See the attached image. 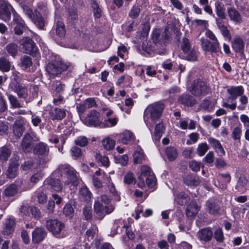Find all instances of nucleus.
I'll use <instances>...</instances> for the list:
<instances>
[{
    "label": "nucleus",
    "instance_id": "1",
    "mask_svg": "<svg viewBox=\"0 0 249 249\" xmlns=\"http://www.w3.org/2000/svg\"><path fill=\"white\" fill-rule=\"evenodd\" d=\"M227 92L229 94V96L227 98L228 102H232L231 104H229L227 102H224L222 104V106L225 107L230 108L231 110H234L237 106L235 102L236 99L239 98V102L240 105L237 107V108L239 110H243L248 103V98L247 96L244 95V89L241 86H231L228 88L227 90Z\"/></svg>",
    "mask_w": 249,
    "mask_h": 249
},
{
    "label": "nucleus",
    "instance_id": "2",
    "mask_svg": "<svg viewBox=\"0 0 249 249\" xmlns=\"http://www.w3.org/2000/svg\"><path fill=\"white\" fill-rule=\"evenodd\" d=\"M164 108V104L157 102L150 105L146 109L145 115L149 116L150 120L147 119L145 123L151 132L155 122L160 117Z\"/></svg>",
    "mask_w": 249,
    "mask_h": 249
},
{
    "label": "nucleus",
    "instance_id": "3",
    "mask_svg": "<svg viewBox=\"0 0 249 249\" xmlns=\"http://www.w3.org/2000/svg\"><path fill=\"white\" fill-rule=\"evenodd\" d=\"M57 171L66 175V177H62V181L65 184L71 183L74 186L78 185L79 175L73 168L69 165H61L58 167Z\"/></svg>",
    "mask_w": 249,
    "mask_h": 249
},
{
    "label": "nucleus",
    "instance_id": "4",
    "mask_svg": "<svg viewBox=\"0 0 249 249\" xmlns=\"http://www.w3.org/2000/svg\"><path fill=\"white\" fill-rule=\"evenodd\" d=\"M172 29L169 26H166L163 31L160 29H155L152 33V40L157 46L165 45L171 37Z\"/></svg>",
    "mask_w": 249,
    "mask_h": 249
},
{
    "label": "nucleus",
    "instance_id": "5",
    "mask_svg": "<svg viewBox=\"0 0 249 249\" xmlns=\"http://www.w3.org/2000/svg\"><path fill=\"white\" fill-rule=\"evenodd\" d=\"M68 66L61 60L49 63L46 67V71L50 78H53L60 74L62 72L67 70Z\"/></svg>",
    "mask_w": 249,
    "mask_h": 249
},
{
    "label": "nucleus",
    "instance_id": "6",
    "mask_svg": "<svg viewBox=\"0 0 249 249\" xmlns=\"http://www.w3.org/2000/svg\"><path fill=\"white\" fill-rule=\"evenodd\" d=\"M39 141V138L34 133L26 134L22 139L21 147L25 153H29L32 151L34 146L36 142Z\"/></svg>",
    "mask_w": 249,
    "mask_h": 249
},
{
    "label": "nucleus",
    "instance_id": "7",
    "mask_svg": "<svg viewBox=\"0 0 249 249\" xmlns=\"http://www.w3.org/2000/svg\"><path fill=\"white\" fill-rule=\"evenodd\" d=\"M32 150L34 154L44 157L42 160H40V164H44L49 160L47 157L49 153V147L47 144L43 142H38L35 145Z\"/></svg>",
    "mask_w": 249,
    "mask_h": 249
},
{
    "label": "nucleus",
    "instance_id": "8",
    "mask_svg": "<svg viewBox=\"0 0 249 249\" xmlns=\"http://www.w3.org/2000/svg\"><path fill=\"white\" fill-rule=\"evenodd\" d=\"M209 91V88L203 81L196 79L193 81L191 91L195 96L206 95Z\"/></svg>",
    "mask_w": 249,
    "mask_h": 249
},
{
    "label": "nucleus",
    "instance_id": "9",
    "mask_svg": "<svg viewBox=\"0 0 249 249\" xmlns=\"http://www.w3.org/2000/svg\"><path fill=\"white\" fill-rule=\"evenodd\" d=\"M45 226L47 229L54 235L59 234L64 228V224L55 219H47Z\"/></svg>",
    "mask_w": 249,
    "mask_h": 249
},
{
    "label": "nucleus",
    "instance_id": "10",
    "mask_svg": "<svg viewBox=\"0 0 249 249\" xmlns=\"http://www.w3.org/2000/svg\"><path fill=\"white\" fill-rule=\"evenodd\" d=\"M83 123L87 126H101L100 114L96 110H91L87 116L82 119Z\"/></svg>",
    "mask_w": 249,
    "mask_h": 249
},
{
    "label": "nucleus",
    "instance_id": "11",
    "mask_svg": "<svg viewBox=\"0 0 249 249\" xmlns=\"http://www.w3.org/2000/svg\"><path fill=\"white\" fill-rule=\"evenodd\" d=\"M201 47L203 51L210 52L212 54H215L218 56L222 54L220 45L217 43H213L209 40H203L202 41Z\"/></svg>",
    "mask_w": 249,
    "mask_h": 249
},
{
    "label": "nucleus",
    "instance_id": "12",
    "mask_svg": "<svg viewBox=\"0 0 249 249\" xmlns=\"http://www.w3.org/2000/svg\"><path fill=\"white\" fill-rule=\"evenodd\" d=\"M19 44L23 47L25 52L28 54H33L37 51V48L33 40L29 37H25L19 41Z\"/></svg>",
    "mask_w": 249,
    "mask_h": 249
},
{
    "label": "nucleus",
    "instance_id": "13",
    "mask_svg": "<svg viewBox=\"0 0 249 249\" xmlns=\"http://www.w3.org/2000/svg\"><path fill=\"white\" fill-rule=\"evenodd\" d=\"M19 157L16 155L12 156L10 160V164L7 171V176L9 178H15L18 170Z\"/></svg>",
    "mask_w": 249,
    "mask_h": 249
},
{
    "label": "nucleus",
    "instance_id": "14",
    "mask_svg": "<svg viewBox=\"0 0 249 249\" xmlns=\"http://www.w3.org/2000/svg\"><path fill=\"white\" fill-rule=\"evenodd\" d=\"M11 5L3 0H0V18L5 22H8L11 18L10 7Z\"/></svg>",
    "mask_w": 249,
    "mask_h": 249
},
{
    "label": "nucleus",
    "instance_id": "15",
    "mask_svg": "<svg viewBox=\"0 0 249 249\" xmlns=\"http://www.w3.org/2000/svg\"><path fill=\"white\" fill-rule=\"evenodd\" d=\"M227 12L230 20L235 24H240L243 22L241 15L234 7H228Z\"/></svg>",
    "mask_w": 249,
    "mask_h": 249
},
{
    "label": "nucleus",
    "instance_id": "16",
    "mask_svg": "<svg viewBox=\"0 0 249 249\" xmlns=\"http://www.w3.org/2000/svg\"><path fill=\"white\" fill-rule=\"evenodd\" d=\"M45 183L49 188L53 191L60 192L62 189V185L58 178H50L46 180Z\"/></svg>",
    "mask_w": 249,
    "mask_h": 249
},
{
    "label": "nucleus",
    "instance_id": "17",
    "mask_svg": "<svg viewBox=\"0 0 249 249\" xmlns=\"http://www.w3.org/2000/svg\"><path fill=\"white\" fill-rule=\"evenodd\" d=\"M245 43L242 38L236 37L232 42V47L234 51L238 53L241 55H244Z\"/></svg>",
    "mask_w": 249,
    "mask_h": 249
},
{
    "label": "nucleus",
    "instance_id": "18",
    "mask_svg": "<svg viewBox=\"0 0 249 249\" xmlns=\"http://www.w3.org/2000/svg\"><path fill=\"white\" fill-rule=\"evenodd\" d=\"M46 235V232L42 228H36L32 232V241L35 243L42 241Z\"/></svg>",
    "mask_w": 249,
    "mask_h": 249
},
{
    "label": "nucleus",
    "instance_id": "19",
    "mask_svg": "<svg viewBox=\"0 0 249 249\" xmlns=\"http://www.w3.org/2000/svg\"><path fill=\"white\" fill-rule=\"evenodd\" d=\"M24 119L21 118L20 120H17L13 124V133L18 138L20 137L22 135L24 131Z\"/></svg>",
    "mask_w": 249,
    "mask_h": 249
},
{
    "label": "nucleus",
    "instance_id": "20",
    "mask_svg": "<svg viewBox=\"0 0 249 249\" xmlns=\"http://www.w3.org/2000/svg\"><path fill=\"white\" fill-rule=\"evenodd\" d=\"M213 235L212 231L210 228H206L199 231L197 236L199 240L207 242L211 240Z\"/></svg>",
    "mask_w": 249,
    "mask_h": 249
},
{
    "label": "nucleus",
    "instance_id": "21",
    "mask_svg": "<svg viewBox=\"0 0 249 249\" xmlns=\"http://www.w3.org/2000/svg\"><path fill=\"white\" fill-rule=\"evenodd\" d=\"M231 180V177L229 173H221L218 175V181L220 188L225 189L227 185L229 183Z\"/></svg>",
    "mask_w": 249,
    "mask_h": 249
},
{
    "label": "nucleus",
    "instance_id": "22",
    "mask_svg": "<svg viewBox=\"0 0 249 249\" xmlns=\"http://www.w3.org/2000/svg\"><path fill=\"white\" fill-rule=\"evenodd\" d=\"M66 111L65 109L55 107L50 112L51 118L52 120H62L66 115Z\"/></svg>",
    "mask_w": 249,
    "mask_h": 249
},
{
    "label": "nucleus",
    "instance_id": "23",
    "mask_svg": "<svg viewBox=\"0 0 249 249\" xmlns=\"http://www.w3.org/2000/svg\"><path fill=\"white\" fill-rule=\"evenodd\" d=\"M135 138L133 133L129 130H125L120 135L119 141L124 144H127L132 142Z\"/></svg>",
    "mask_w": 249,
    "mask_h": 249
},
{
    "label": "nucleus",
    "instance_id": "24",
    "mask_svg": "<svg viewBox=\"0 0 249 249\" xmlns=\"http://www.w3.org/2000/svg\"><path fill=\"white\" fill-rule=\"evenodd\" d=\"M133 156L134 164H141L146 160L143 150L139 147L134 151Z\"/></svg>",
    "mask_w": 249,
    "mask_h": 249
},
{
    "label": "nucleus",
    "instance_id": "25",
    "mask_svg": "<svg viewBox=\"0 0 249 249\" xmlns=\"http://www.w3.org/2000/svg\"><path fill=\"white\" fill-rule=\"evenodd\" d=\"M178 102L186 106H193L196 104V99L192 96L188 94H183L178 99Z\"/></svg>",
    "mask_w": 249,
    "mask_h": 249
},
{
    "label": "nucleus",
    "instance_id": "26",
    "mask_svg": "<svg viewBox=\"0 0 249 249\" xmlns=\"http://www.w3.org/2000/svg\"><path fill=\"white\" fill-rule=\"evenodd\" d=\"M208 142L219 156L225 155V151L219 141L213 138H210L208 139Z\"/></svg>",
    "mask_w": 249,
    "mask_h": 249
},
{
    "label": "nucleus",
    "instance_id": "27",
    "mask_svg": "<svg viewBox=\"0 0 249 249\" xmlns=\"http://www.w3.org/2000/svg\"><path fill=\"white\" fill-rule=\"evenodd\" d=\"M215 11L217 16L221 19L226 18L224 5L219 1L216 0L214 3Z\"/></svg>",
    "mask_w": 249,
    "mask_h": 249
},
{
    "label": "nucleus",
    "instance_id": "28",
    "mask_svg": "<svg viewBox=\"0 0 249 249\" xmlns=\"http://www.w3.org/2000/svg\"><path fill=\"white\" fill-rule=\"evenodd\" d=\"M33 65L31 57L27 55H23L20 58L19 66L22 70L27 71H30V68Z\"/></svg>",
    "mask_w": 249,
    "mask_h": 249
},
{
    "label": "nucleus",
    "instance_id": "29",
    "mask_svg": "<svg viewBox=\"0 0 249 249\" xmlns=\"http://www.w3.org/2000/svg\"><path fill=\"white\" fill-rule=\"evenodd\" d=\"M5 50L8 55L15 58L18 53L19 47L16 43L11 42L6 46Z\"/></svg>",
    "mask_w": 249,
    "mask_h": 249
},
{
    "label": "nucleus",
    "instance_id": "30",
    "mask_svg": "<svg viewBox=\"0 0 249 249\" xmlns=\"http://www.w3.org/2000/svg\"><path fill=\"white\" fill-rule=\"evenodd\" d=\"M199 207L195 201H192L186 209V214L188 217H193L198 212Z\"/></svg>",
    "mask_w": 249,
    "mask_h": 249
},
{
    "label": "nucleus",
    "instance_id": "31",
    "mask_svg": "<svg viewBox=\"0 0 249 249\" xmlns=\"http://www.w3.org/2000/svg\"><path fill=\"white\" fill-rule=\"evenodd\" d=\"M14 90L19 98L25 99L28 96L27 89L24 86L20 85L18 83L15 85Z\"/></svg>",
    "mask_w": 249,
    "mask_h": 249
},
{
    "label": "nucleus",
    "instance_id": "32",
    "mask_svg": "<svg viewBox=\"0 0 249 249\" xmlns=\"http://www.w3.org/2000/svg\"><path fill=\"white\" fill-rule=\"evenodd\" d=\"M184 183L188 186H197L199 184L198 177L193 175H187L183 178Z\"/></svg>",
    "mask_w": 249,
    "mask_h": 249
},
{
    "label": "nucleus",
    "instance_id": "33",
    "mask_svg": "<svg viewBox=\"0 0 249 249\" xmlns=\"http://www.w3.org/2000/svg\"><path fill=\"white\" fill-rule=\"evenodd\" d=\"M32 21L40 29H43L45 24V20L37 10H35V16Z\"/></svg>",
    "mask_w": 249,
    "mask_h": 249
},
{
    "label": "nucleus",
    "instance_id": "34",
    "mask_svg": "<svg viewBox=\"0 0 249 249\" xmlns=\"http://www.w3.org/2000/svg\"><path fill=\"white\" fill-rule=\"evenodd\" d=\"M207 210L209 213L212 214H216L219 213L220 206L213 200L209 199L206 203Z\"/></svg>",
    "mask_w": 249,
    "mask_h": 249
},
{
    "label": "nucleus",
    "instance_id": "35",
    "mask_svg": "<svg viewBox=\"0 0 249 249\" xmlns=\"http://www.w3.org/2000/svg\"><path fill=\"white\" fill-rule=\"evenodd\" d=\"M11 64L9 59L1 56L0 57V71L3 72H6L11 70Z\"/></svg>",
    "mask_w": 249,
    "mask_h": 249
},
{
    "label": "nucleus",
    "instance_id": "36",
    "mask_svg": "<svg viewBox=\"0 0 249 249\" xmlns=\"http://www.w3.org/2000/svg\"><path fill=\"white\" fill-rule=\"evenodd\" d=\"M190 200L188 195L183 192L178 194L175 197L176 202L181 205L187 204Z\"/></svg>",
    "mask_w": 249,
    "mask_h": 249
},
{
    "label": "nucleus",
    "instance_id": "37",
    "mask_svg": "<svg viewBox=\"0 0 249 249\" xmlns=\"http://www.w3.org/2000/svg\"><path fill=\"white\" fill-rule=\"evenodd\" d=\"M80 197L85 201H89L91 197V193L86 186L82 187L79 191Z\"/></svg>",
    "mask_w": 249,
    "mask_h": 249
},
{
    "label": "nucleus",
    "instance_id": "38",
    "mask_svg": "<svg viewBox=\"0 0 249 249\" xmlns=\"http://www.w3.org/2000/svg\"><path fill=\"white\" fill-rule=\"evenodd\" d=\"M56 34L60 38H63L66 34L65 27L64 23L61 21H58L56 24Z\"/></svg>",
    "mask_w": 249,
    "mask_h": 249
},
{
    "label": "nucleus",
    "instance_id": "39",
    "mask_svg": "<svg viewBox=\"0 0 249 249\" xmlns=\"http://www.w3.org/2000/svg\"><path fill=\"white\" fill-rule=\"evenodd\" d=\"M15 225V221L13 219L9 218L5 223V229L3 231L4 234L9 235L13 231V227Z\"/></svg>",
    "mask_w": 249,
    "mask_h": 249
},
{
    "label": "nucleus",
    "instance_id": "40",
    "mask_svg": "<svg viewBox=\"0 0 249 249\" xmlns=\"http://www.w3.org/2000/svg\"><path fill=\"white\" fill-rule=\"evenodd\" d=\"M102 144L106 150H110L114 148L115 141L109 137H107L103 140Z\"/></svg>",
    "mask_w": 249,
    "mask_h": 249
},
{
    "label": "nucleus",
    "instance_id": "41",
    "mask_svg": "<svg viewBox=\"0 0 249 249\" xmlns=\"http://www.w3.org/2000/svg\"><path fill=\"white\" fill-rule=\"evenodd\" d=\"M7 96L12 108H17L23 107L16 96L12 94H8Z\"/></svg>",
    "mask_w": 249,
    "mask_h": 249
},
{
    "label": "nucleus",
    "instance_id": "42",
    "mask_svg": "<svg viewBox=\"0 0 249 249\" xmlns=\"http://www.w3.org/2000/svg\"><path fill=\"white\" fill-rule=\"evenodd\" d=\"M164 130V127L161 123L157 124L155 128L154 137L155 139L159 140L161 137Z\"/></svg>",
    "mask_w": 249,
    "mask_h": 249
},
{
    "label": "nucleus",
    "instance_id": "43",
    "mask_svg": "<svg viewBox=\"0 0 249 249\" xmlns=\"http://www.w3.org/2000/svg\"><path fill=\"white\" fill-rule=\"evenodd\" d=\"M17 191L18 189L16 185L11 184L4 190V194L8 197L12 196L17 193Z\"/></svg>",
    "mask_w": 249,
    "mask_h": 249
},
{
    "label": "nucleus",
    "instance_id": "44",
    "mask_svg": "<svg viewBox=\"0 0 249 249\" xmlns=\"http://www.w3.org/2000/svg\"><path fill=\"white\" fill-rule=\"evenodd\" d=\"M166 155L169 160H174L177 157V152L174 147H168L165 150Z\"/></svg>",
    "mask_w": 249,
    "mask_h": 249
},
{
    "label": "nucleus",
    "instance_id": "45",
    "mask_svg": "<svg viewBox=\"0 0 249 249\" xmlns=\"http://www.w3.org/2000/svg\"><path fill=\"white\" fill-rule=\"evenodd\" d=\"M96 160L98 162L105 167H108L109 164V159L106 156H102L100 153H96L95 155Z\"/></svg>",
    "mask_w": 249,
    "mask_h": 249
},
{
    "label": "nucleus",
    "instance_id": "46",
    "mask_svg": "<svg viewBox=\"0 0 249 249\" xmlns=\"http://www.w3.org/2000/svg\"><path fill=\"white\" fill-rule=\"evenodd\" d=\"M118 122V119L114 117L113 118H108L107 119H106L103 124H101V127H110L114 126Z\"/></svg>",
    "mask_w": 249,
    "mask_h": 249
},
{
    "label": "nucleus",
    "instance_id": "47",
    "mask_svg": "<svg viewBox=\"0 0 249 249\" xmlns=\"http://www.w3.org/2000/svg\"><path fill=\"white\" fill-rule=\"evenodd\" d=\"M124 182L128 185L136 182V178L134 174L131 172H128L124 177Z\"/></svg>",
    "mask_w": 249,
    "mask_h": 249
},
{
    "label": "nucleus",
    "instance_id": "48",
    "mask_svg": "<svg viewBox=\"0 0 249 249\" xmlns=\"http://www.w3.org/2000/svg\"><path fill=\"white\" fill-rule=\"evenodd\" d=\"M200 107L208 112H211L213 110L214 106L211 102L208 100H204L200 105Z\"/></svg>",
    "mask_w": 249,
    "mask_h": 249
},
{
    "label": "nucleus",
    "instance_id": "49",
    "mask_svg": "<svg viewBox=\"0 0 249 249\" xmlns=\"http://www.w3.org/2000/svg\"><path fill=\"white\" fill-rule=\"evenodd\" d=\"M70 152L71 156L75 159L80 158L81 157L82 155L81 149L76 146L71 147L70 150Z\"/></svg>",
    "mask_w": 249,
    "mask_h": 249
},
{
    "label": "nucleus",
    "instance_id": "50",
    "mask_svg": "<svg viewBox=\"0 0 249 249\" xmlns=\"http://www.w3.org/2000/svg\"><path fill=\"white\" fill-rule=\"evenodd\" d=\"M140 12L139 6L134 5L129 12V16L132 18H136L139 16Z\"/></svg>",
    "mask_w": 249,
    "mask_h": 249
},
{
    "label": "nucleus",
    "instance_id": "51",
    "mask_svg": "<svg viewBox=\"0 0 249 249\" xmlns=\"http://www.w3.org/2000/svg\"><path fill=\"white\" fill-rule=\"evenodd\" d=\"M208 150V145L206 143H200L198 145L197 152L199 156H203Z\"/></svg>",
    "mask_w": 249,
    "mask_h": 249
},
{
    "label": "nucleus",
    "instance_id": "52",
    "mask_svg": "<svg viewBox=\"0 0 249 249\" xmlns=\"http://www.w3.org/2000/svg\"><path fill=\"white\" fill-rule=\"evenodd\" d=\"M10 155L11 152L9 149L6 147H2L0 152V160L6 161Z\"/></svg>",
    "mask_w": 249,
    "mask_h": 249
},
{
    "label": "nucleus",
    "instance_id": "53",
    "mask_svg": "<svg viewBox=\"0 0 249 249\" xmlns=\"http://www.w3.org/2000/svg\"><path fill=\"white\" fill-rule=\"evenodd\" d=\"M53 102L56 106H60L64 103L65 100L62 94L53 93Z\"/></svg>",
    "mask_w": 249,
    "mask_h": 249
},
{
    "label": "nucleus",
    "instance_id": "54",
    "mask_svg": "<svg viewBox=\"0 0 249 249\" xmlns=\"http://www.w3.org/2000/svg\"><path fill=\"white\" fill-rule=\"evenodd\" d=\"M83 213L85 218L89 220L92 217V209L90 205H86L83 209Z\"/></svg>",
    "mask_w": 249,
    "mask_h": 249
},
{
    "label": "nucleus",
    "instance_id": "55",
    "mask_svg": "<svg viewBox=\"0 0 249 249\" xmlns=\"http://www.w3.org/2000/svg\"><path fill=\"white\" fill-rule=\"evenodd\" d=\"M36 194L39 203L44 204L46 202L47 198L45 193L41 191H37Z\"/></svg>",
    "mask_w": 249,
    "mask_h": 249
},
{
    "label": "nucleus",
    "instance_id": "56",
    "mask_svg": "<svg viewBox=\"0 0 249 249\" xmlns=\"http://www.w3.org/2000/svg\"><path fill=\"white\" fill-rule=\"evenodd\" d=\"M74 142L76 145L84 147L87 145L88 141L85 136H80L75 140Z\"/></svg>",
    "mask_w": 249,
    "mask_h": 249
},
{
    "label": "nucleus",
    "instance_id": "57",
    "mask_svg": "<svg viewBox=\"0 0 249 249\" xmlns=\"http://www.w3.org/2000/svg\"><path fill=\"white\" fill-rule=\"evenodd\" d=\"M153 175L150 168L146 165H142L141 167V175L142 178L143 177L146 178L151 175Z\"/></svg>",
    "mask_w": 249,
    "mask_h": 249
},
{
    "label": "nucleus",
    "instance_id": "58",
    "mask_svg": "<svg viewBox=\"0 0 249 249\" xmlns=\"http://www.w3.org/2000/svg\"><path fill=\"white\" fill-rule=\"evenodd\" d=\"M94 210L97 213L104 214L105 206L96 199L94 203Z\"/></svg>",
    "mask_w": 249,
    "mask_h": 249
},
{
    "label": "nucleus",
    "instance_id": "59",
    "mask_svg": "<svg viewBox=\"0 0 249 249\" xmlns=\"http://www.w3.org/2000/svg\"><path fill=\"white\" fill-rule=\"evenodd\" d=\"M181 49L184 53H188L191 50V45L188 39L186 38L182 39Z\"/></svg>",
    "mask_w": 249,
    "mask_h": 249
},
{
    "label": "nucleus",
    "instance_id": "60",
    "mask_svg": "<svg viewBox=\"0 0 249 249\" xmlns=\"http://www.w3.org/2000/svg\"><path fill=\"white\" fill-rule=\"evenodd\" d=\"M205 36L209 38L210 40L213 41V43H216L218 45H220V43L214 34L210 30L208 29L205 33Z\"/></svg>",
    "mask_w": 249,
    "mask_h": 249
},
{
    "label": "nucleus",
    "instance_id": "61",
    "mask_svg": "<svg viewBox=\"0 0 249 249\" xmlns=\"http://www.w3.org/2000/svg\"><path fill=\"white\" fill-rule=\"evenodd\" d=\"M108 188L110 193L115 197L117 200H120V196L116 190L114 185L112 183H109L108 185Z\"/></svg>",
    "mask_w": 249,
    "mask_h": 249
},
{
    "label": "nucleus",
    "instance_id": "62",
    "mask_svg": "<svg viewBox=\"0 0 249 249\" xmlns=\"http://www.w3.org/2000/svg\"><path fill=\"white\" fill-rule=\"evenodd\" d=\"M92 7L93 8V12L94 15L96 18H99L101 16V10L98 7L97 3L93 1L92 3Z\"/></svg>",
    "mask_w": 249,
    "mask_h": 249
},
{
    "label": "nucleus",
    "instance_id": "63",
    "mask_svg": "<svg viewBox=\"0 0 249 249\" xmlns=\"http://www.w3.org/2000/svg\"><path fill=\"white\" fill-rule=\"evenodd\" d=\"M201 165L200 162H198L195 160H191L189 162V167L195 172H197L200 170Z\"/></svg>",
    "mask_w": 249,
    "mask_h": 249
},
{
    "label": "nucleus",
    "instance_id": "64",
    "mask_svg": "<svg viewBox=\"0 0 249 249\" xmlns=\"http://www.w3.org/2000/svg\"><path fill=\"white\" fill-rule=\"evenodd\" d=\"M63 213L67 216H71L73 213V209L70 204L65 205L63 209Z\"/></svg>",
    "mask_w": 249,
    "mask_h": 249
}]
</instances>
